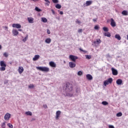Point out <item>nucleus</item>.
<instances>
[{"instance_id":"nucleus-51","label":"nucleus","mask_w":128,"mask_h":128,"mask_svg":"<svg viewBox=\"0 0 128 128\" xmlns=\"http://www.w3.org/2000/svg\"><path fill=\"white\" fill-rule=\"evenodd\" d=\"M92 20H93V22H96L97 19L96 18H94V19Z\"/></svg>"},{"instance_id":"nucleus-36","label":"nucleus","mask_w":128,"mask_h":128,"mask_svg":"<svg viewBox=\"0 0 128 128\" xmlns=\"http://www.w3.org/2000/svg\"><path fill=\"white\" fill-rule=\"evenodd\" d=\"M103 30H104V32H108V28L106 27H104Z\"/></svg>"},{"instance_id":"nucleus-42","label":"nucleus","mask_w":128,"mask_h":128,"mask_svg":"<svg viewBox=\"0 0 128 128\" xmlns=\"http://www.w3.org/2000/svg\"><path fill=\"white\" fill-rule=\"evenodd\" d=\"M4 56H5V58H8V54L7 52H4Z\"/></svg>"},{"instance_id":"nucleus-52","label":"nucleus","mask_w":128,"mask_h":128,"mask_svg":"<svg viewBox=\"0 0 128 128\" xmlns=\"http://www.w3.org/2000/svg\"><path fill=\"white\" fill-rule=\"evenodd\" d=\"M60 14H64V12L62 11H60Z\"/></svg>"},{"instance_id":"nucleus-50","label":"nucleus","mask_w":128,"mask_h":128,"mask_svg":"<svg viewBox=\"0 0 128 128\" xmlns=\"http://www.w3.org/2000/svg\"><path fill=\"white\" fill-rule=\"evenodd\" d=\"M52 10L53 14H56V12H54V10Z\"/></svg>"},{"instance_id":"nucleus-4","label":"nucleus","mask_w":128,"mask_h":128,"mask_svg":"<svg viewBox=\"0 0 128 128\" xmlns=\"http://www.w3.org/2000/svg\"><path fill=\"white\" fill-rule=\"evenodd\" d=\"M112 78H109L108 79V80H106L104 82V84L105 86H106L110 84H112Z\"/></svg>"},{"instance_id":"nucleus-38","label":"nucleus","mask_w":128,"mask_h":128,"mask_svg":"<svg viewBox=\"0 0 128 128\" xmlns=\"http://www.w3.org/2000/svg\"><path fill=\"white\" fill-rule=\"evenodd\" d=\"M94 30H100V26H98V25L95 26L94 27Z\"/></svg>"},{"instance_id":"nucleus-48","label":"nucleus","mask_w":128,"mask_h":128,"mask_svg":"<svg viewBox=\"0 0 128 128\" xmlns=\"http://www.w3.org/2000/svg\"><path fill=\"white\" fill-rule=\"evenodd\" d=\"M82 32V29H79L78 30V32Z\"/></svg>"},{"instance_id":"nucleus-21","label":"nucleus","mask_w":128,"mask_h":128,"mask_svg":"<svg viewBox=\"0 0 128 128\" xmlns=\"http://www.w3.org/2000/svg\"><path fill=\"white\" fill-rule=\"evenodd\" d=\"M46 44H50L52 42V39L50 38H48L45 40Z\"/></svg>"},{"instance_id":"nucleus-26","label":"nucleus","mask_w":128,"mask_h":128,"mask_svg":"<svg viewBox=\"0 0 128 128\" xmlns=\"http://www.w3.org/2000/svg\"><path fill=\"white\" fill-rule=\"evenodd\" d=\"M27 116H32V112L30 111H28V112H25Z\"/></svg>"},{"instance_id":"nucleus-44","label":"nucleus","mask_w":128,"mask_h":128,"mask_svg":"<svg viewBox=\"0 0 128 128\" xmlns=\"http://www.w3.org/2000/svg\"><path fill=\"white\" fill-rule=\"evenodd\" d=\"M80 50L81 52H84V54H86V51L80 48Z\"/></svg>"},{"instance_id":"nucleus-7","label":"nucleus","mask_w":128,"mask_h":128,"mask_svg":"<svg viewBox=\"0 0 128 128\" xmlns=\"http://www.w3.org/2000/svg\"><path fill=\"white\" fill-rule=\"evenodd\" d=\"M112 70L113 76H118V70L114 68H112Z\"/></svg>"},{"instance_id":"nucleus-24","label":"nucleus","mask_w":128,"mask_h":128,"mask_svg":"<svg viewBox=\"0 0 128 128\" xmlns=\"http://www.w3.org/2000/svg\"><path fill=\"white\" fill-rule=\"evenodd\" d=\"M55 8H58V10H60V8H62V5L60 4H56L55 6Z\"/></svg>"},{"instance_id":"nucleus-40","label":"nucleus","mask_w":128,"mask_h":128,"mask_svg":"<svg viewBox=\"0 0 128 128\" xmlns=\"http://www.w3.org/2000/svg\"><path fill=\"white\" fill-rule=\"evenodd\" d=\"M78 76H82V71H79V72H78Z\"/></svg>"},{"instance_id":"nucleus-61","label":"nucleus","mask_w":128,"mask_h":128,"mask_svg":"<svg viewBox=\"0 0 128 128\" xmlns=\"http://www.w3.org/2000/svg\"><path fill=\"white\" fill-rule=\"evenodd\" d=\"M33 0V2H34V0Z\"/></svg>"},{"instance_id":"nucleus-20","label":"nucleus","mask_w":128,"mask_h":128,"mask_svg":"<svg viewBox=\"0 0 128 128\" xmlns=\"http://www.w3.org/2000/svg\"><path fill=\"white\" fill-rule=\"evenodd\" d=\"M115 38L118 40H122V37H120V36L118 34H116L115 35Z\"/></svg>"},{"instance_id":"nucleus-14","label":"nucleus","mask_w":128,"mask_h":128,"mask_svg":"<svg viewBox=\"0 0 128 128\" xmlns=\"http://www.w3.org/2000/svg\"><path fill=\"white\" fill-rule=\"evenodd\" d=\"M18 72L20 74H22V72H24V68L22 66L19 67Z\"/></svg>"},{"instance_id":"nucleus-43","label":"nucleus","mask_w":128,"mask_h":128,"mask_svg":"<svg viewBox=\"0 0 128 128\" xmlns=\"http://www.w3.org/2000/svg\"><path fill=\"white\" fill-rule=\"evenodd\" d=\"M8 80H5L4 81V84H8Z\"/></svg>"},{"instance_id":"nucleus-62","label":"nucleus","mask_w":128,"mask_h":128,"mask_svg":"<svg viewBox=\"0 0 128 128\" xmlns=\"http://www.w3.org/2000/svg\"><path fill=\"white\" fill-rule=\"evenodd\" d=\"M64 62L66 63V61H64Z\"/></svg>"},{"instance_id":"nucleus-27","label":"nucleus","mask_w":128,"mask_h":128,"mask_svg":"<svg viewBox=\"0 0 128 128\" xmlns=\"http://www.w3.org/2000/svg\"><path fill=\"white\" fill-rule=\"evenodd\" d=\"M28 35L27 34L24 38L22 40V42H26V40H28Z\"/></svg>"},{"instance_id":"nucleus-46","label":"nucleus","mask_w":128,"mask_h":128,"mask_svg":"<svg viewBox=\"0 0 128 128\" xmlns=\"http://www.w3.org/2000/svg\"><path fill=\"white\" fill-rule=\"evenodd\" d=\"M108 128H114V126L112 125H109Z\"/></svg>"},{"instance_id":"nucleus-35","label":"nucleus","mask_w":128,"mask_h":128,"mask_svg":"<svg viewBox=\"0 0 128 128\" xmlns=\"http://www.w3.org/2000/svg\"><path fill=\"white\" fill-rule=\"evenodd\" d=\"M6 122H4L2 124L1 128H6Z\"/></svg>"},{"instance_id":"nucleus-29","label":"nucleus","mask_w":128,"mask_h":128,"mask_svg":"<svg viewBox=\"0 0 128 128\" xmlns=\"http://www.w3.org/2000/svg\"><path fill=\"white\" fill-rule=\"evenodd\" d=\"M76 92L77 94H80V88H76Z\"/></svg>"},{"instance_id":"nucleus-22","label":"nucleus","mask_w":128,"mask_h":128,"mask_svg":"<svg viewBox=\"0 0 128 128\" xmlns=\"http://www.w3.org/2000/svg\"><path fill=\"white\" fill-rule=\"evenodd\" d=\"M104 35L105 36H108V38H110V36H111L110 33V32H108L107 33L106 32H104Z\"/></svg>"},{"instance_id":"nucleus-18","label":"nucleus","mask_w":128,"mask_h":128,"mask_svg":"<svg viewBox=\"0 0 128 128\" xmlns=\"http://www.w3.org/2000/svg\"><path fill=\"white\" fill-rule=\"evenodd\" d=\"M12 34L14 36H18V30H13Z\"/></svg>"},{"instance_id":"nucleus-34","label":"nucleus","mask_w":128,"mask_h":128,"mask_svg":"<svg viewBox=\"0 0 128 128\" xmlns=\"http://www.w3.org/2000/svg\"><path fill=\"white\" fill-rule=\"evenodd\" d=\"M34 88V84H30L29 86H28V88Z\"/></svg>"},{"instance_id":"nucleus-57","label":"nucleus","mask_w":128,"mask_h":128,"mask_svg":"<svg viewBox=\"0 0 128 128\" xmlns=\"http://www.w3.org/2000/svg\"><path fill=\"white\" fill-rule=\"evenodd\" d=\"M2 48V45L0 44V50Z\"/></svg>"},{"instance_id":"nucleus-54","label":"nucleus","mask_w":128,"mask_h":128,"mask_svg":"<svg viewBox=\"0 0 128 128\" xmlns=\"http://www.w3.org/2000/svg\"><path fill=\"white\" fill-rule=\"evenodd\" d=\"M107 56H108V58H110V54H107Z\"/></svg>"},{"instance_id":"nucleus-17","label":"nucleus","mask_w":128,"mask_h":128,"mask_svg":"<svg viewBox=\"0 0 128 128\" xmlns=\"http://www.w3.org/2000/svg\"><path fill=\"white\" fill-rule=\"evenodd\" d=\"M38 58H40V55H38V54L35 55L34 58H33V60L34 62H36V60H38Z\"/></svg>"},{"instance_id":"nucleus-9","label":"nucleus","mask_w":128,"mask_h":128,"mask_svg":"<svg viewBox=\"0 0 128 128\" xmlns=\"http://www.w3.org/2000/svg\"><path fill=\"white\" fill-rule=\"evenodd\" d=\"M110 26L112 28H114V26H116V22H114V20L112 18H111Z\"/></svg>"},{"instance_id":"nucleus-56","label":"nucleus","mask_w":128,"mask_h":128,"mask_svg":"<svg viewBox=\"0 0 128 128\" xmlns=\"http://www.w3.org/2000/svg\"><path fill=\"white\" fill-rule=\"evenodd\" d=\"M18 30L19 32H22V29H19V30Z\"/></svg>"},{"instance_id":"nucleus-10","label":"nucleus","mask_w":128,"mask_h":128,"mask_svg":"<svg viewBox=\"0 0 128 128\" xmlns=\"http://www.w3.org/2000/svg\"><path fill=\"white\" fill-rule=\"evenodd\" d=\"M76 62H69V66L72 68H76Z\"/></svg>"},{"instance_id":"nucleus-1","label":"nucleus","mask_w":128,"mask_h":128,"mask_svg":"<svg viewBox=\"0 0 128 128\" xmlns=\"http://www.w3.org/2000/svg\"><path fill=\"white\" fill-rule=\"evenodd\" d=\"M36 68L41 72H50V68L46 66H36Z\"/></svg>"},{"instance_id":"nucleus-60","label":"nucleus","mask_w":128,"mask_h":128,"mask_svg":"<svg viewBox=\"0 0 128 128\" xmlns=\"http://www.w3.org/2000/svg\"><path fill=\"white\" fill-rule=\"evenodd\" d=\"M127 40H128V34L127 35Z\"/></svg>"},{"instance_id":"nucleus-30","label":"nucleus","mask_w":128,"mask_h":128,"mask_svg":"<svg viewBox=\"0 0 128 128\" xmlns=\"http://www.w3.org/2000/svg\"><path fill=\"white\" fill-rule=\"evenodd\" d=\"M102 104H103V106H108V102L106 101H103L102 102Z\"/></svg>"},{"instance_id":"nucleus-5","label":"nucleus","mask_w":128,"mask_h":128,"mask_svg":"<svg viewBox=\"0 0 128 128\" xmlns=\"http://www.w3.org/2000/svg\"><path fill=\"white\" fill-rule=\"evenodd\" d=\"M69 58L70 60H72V62H76V60H78V58L77 56L71 54L69 56Z\"/></svg>"},{"instance_id":"nucleus-28","label":"nucleus","mask_w":128,"mask_h":128,"mask_svg":"<svg viewBox=\"0 0 128 128\" xmlns=\"http://www.w3.org/2000/svg\"><path fill=\"white\" fill-rule=\"evenodd\" d=\"M42 22H48V19L46 18H42Z\"/></svg>"},{"instance_id":"nucleus-13","label":"nucleus","mask_w":128,"mask_h":128,"mask_svg":"<svg viewBox=\"0 0 128 128\" xmlns=\"http://www.w3.org/2000/svg\"><path fill=\"white\" fill-rule=\"evenodd\" d=\"M86 78L88 80H92V76L90 74H87L86 75Z\"/></svg>"},{"instance_id":"nucleus-6","label":"nucleus","mask_w":128,"mask_h":128,"mask_svg":"<svg viewBox=\"0 0 128 128\" xmlns=\"http://www.w3.org/2000/svg\"><path fill=\"white\" fill-rule=\"evenodd\" d=\"M10 118V113H6L4 116V119L5 120H8Z\"/></svg>"},{"instance_id":"nucleus-45","label":"nucleus","mask_w":128,"mask_h":128,"mask_svg":"<svg viewBox=\"0 0 128 128\" xmlns=\"http://www.w3.org/2000/svg\"><path fill=\"white\" fill-rule=\"evenodd\" d=\"M43 108H48V106L46 104H44Z\"/></svg>"},{"instance_id":"nucleus-15","label":"nucleus","mask_w":128,"mask_h":128,"mask_svg":"<svg viewBox=\"0 0 128 128\" xmlns=\"http://www.w3.org/2000/svg\"><path fill=\"white\" fill-rule=\"evenodd\" d=\"M116 84H117L118 86H120V84H122V80L121 79L117 80L116 81Z\"/></svg>"},{"instance_id":"nucleus-2","label":"nucleus","mask_w":128,"mask_h":128,"mask_svg":"<svg viewBox=\"0 0 128 128\" xmlns=\"http://www.w3.org/2000/svg\"><path fill=\"white\" fill-rule=\"evenodd\" d=\"M0 70L1 72H4L6 70V64L4 62V61L1 60L0 62Z\"/></svg>"},{"instance_id":"nucleus-55","label":"nucleus","mask_w":128,"mask_h":128,"mask_svg":"<svg viewBox=\"0 0 128 128\" xmlns=\"http://www.w3.org/2000/svg\"><path fill=\"white\" fill-rule=\"evenodd\" d=\"M33 120H36V118H33L32 119V122H33Z\"/></svg>"},{"instance_id":"nucleus-25","label":"nucleus","mask_w":128,"mask_h":128,"mask_svg":"<svg viewBox=\"0 0 128 128\" xmlns=\"http://www.w3.org/2000/svg\"><path fill=\"white\" fill-rule=\"evenodd\" d=\"M122 14H123V16H128V11L124 10L122 12Z\"/></svg>"},{"instance_id":"nucleus-19","label":"nucleus","mask_w":128,"mask_h":128,"mask_svg":"<svg viewBox=\"0 0 128 128\" xmlns=\"http://www.w3.org/2000/svg\"><path fill=\"white\" fill-rule=\"evenodd\" d=\"M92 4V0H88L86 2V6H90Z\"/></svg>"},{"instance_id":"nucleus-47","label":"nucleus","mask_w":128,"mask_h":128,"mask_svg":"<svg viewBox=\"0 0 128 128\" xmlns=\"http://www.w3.org/2000/svg\"><path fill=\"white\" fill-rule=\"evenodd\" d=\"M47 33L48 34H50V30L48 29Z\"/></svg>"},{"instance_id":"nucleus-8","label":"nucleus","mask_w":128,"mask_h":128,"mask_svg":"<svg viewBox=\"0 0 128 128\" xmlns=\"http://www.w3.org/2000/svg\"><path fill=\"white\" fill-rule=\"evenodd\" d=\"M12 26V28H22V25L18 24H13Z\"/></svg>"},{"instance_id":"nucleus-11","label":"nucleus","mask_w":128,"mask_h":128,"mask_svg":"<svg viewBox=\"0 0 128 128\" xmlns=\"http://www.w3.org/2000/svg\"><path fill=\"white\" fill-rule=\"evenodd\" d=\"M60 114H62V112L58 110L56 112V120H58L60 118Z\"/></svg>"},{"instance_id":"nucleus-31","label":"nucleus","mask_w":128,"mask_h":128,"mask_svg":"<svg viewBox=\"0 0 128 128\" xmlns=\"http://www.w3.org/2000/svg\"><path fill=\"white\" fill-rule=\"evenodd\" d=\"M35 10H36V12H42V10L40 8H38V7H36Z\"/></svg>"},{"instance_id":"nucleus-53","label":"nucleus","mask_w":128,"mask_h":128,"mask_svg":"<svg viewBox=\"0 0 128 128\" xmlns=\"http://www.w3.org/2000/svg\"><path fill=\"white\" fill-rule=\"evenodd\" d=\"M50 3H48V2H46V6H50V4H49Z\"/></svg>"},{"instance_id":"nucleus-37","label":"nucleus","mask_w":128,"mask_h":128,"mask_svg":"<svg viewBox=\"0 0 128 128\" xmlns=\"http://www.w3.org/2000/svg\"><path fill=\"white\" fill-rule=\"evenodd\" d=\"M8 126L10 128H14V126H12V124L10 123H8Z\"/></svg>"},{"instance_id":"nucleus-41","label":"nucleus","mask_w":128,"mask_h":128,"mask_svg":"<svg viewBox=\"0 0 128 128\" xmlns=\"http://www.w3.org/2000/svg\"><path fill=\"white\" fill-rule=\"evenodd\" d=\"M52 2H54V4H58V0H52Z\"/></svg>"},{"instance_id":"nucleus-58","label":"nucleus","mask_w":128,"mask_h":128,"mask_svg":"<svg viewBox=\"0 0 128 128\" xmlns=\"http://www.w3.org/2000/svg\"><path fill=\"white\" fill-rule=\"evenodd\" d=\"M5 28L8 29V26H5Z\"/></svg>"},{"instance_id":"nucleus-39","label":"nucleus","mask_w":128,"mask_h":128,"mask_svg":"<svg viewBox=\"0 0 128 128\" xmlns=\"http://www.w3.org/2000/svg\"><path fill=\"white\" fill-rule=\"evenodd\" d=\"M76 24H82V22H80V20H76Z\"/></svg>"},{"instance_id":"nucleus-49","label":"nucleus","mask_w":128,"mask_h":128,"mask_svg":"<svg viewBox=\"0 0 128 128\" xmlns=\"http://www.w3.org/2000/svg\"><path fill=\"white\" fill-rule=\"evenodd\" d=\"M46 2H48V4H50V2L48 0H44Z\"/></svg>"},{"instance_id":"nucleus-23","label":"nucleus","mask_w":128,"mask_h":128,"mask_svg":"<svg viewBox=\"0 0 128 128\" xmlns=\"http://www.w3.org/2000/svg\"><path fill=\"white\" fill-rule=\"evenodd\" d=\"M94 44H100V42H102V40H100V39H98L96 40V41H94Z\"/></svg>"},{"instance_id":"nucleus-3","label":"nucleus","mask_w":128,"mask_h":128,"mask_svg":"<svg viewBox=\"0 0 128 128\" xmlns=\"http://www.w3.org/2000/svg\"><path fill=\"white\" fill-rule=\"evenodd\" d=\"M66 92H72V84L70 83H66Z\"/></svg>"},{"instance_id":"nucleus-33","label":"nucleus","mask_w":128,"mask_h":128,"mask_svg":"<svg viewBox=\"0 0 128 128\" xmlns=\"http://www.w3.org/2000/svg\"><path fill=\"white\" fill-rule=\"evenodd\" d=\"M122 116V113L121 112H118L116 114V116H118V118H119L120 116Z\"/></svg>"},{"instance_id":"nucleus-16","label":"nucleus","mask_w":128,"mask_h":128,"mask_svg":"<svg viewBox=\"0 0 128 128\" xmlns=\"http://www.w3.org/2000/svg\"><path fill=\"white\" fill-rule=\"evenodd\" d=\"M28 20L30 24H33L34 23V18L30 17L28 18Z\"/></svg>"},{"instance_id":"nucleus-12","label":"nucleus","mask_w":128,"mask_h":128,"mask_svg":"<svg viewBox=\"0 0 128 128\" xmlns=\"http://www.w3.org/2000/svg\"><path fill=\"white\" fill-rule=\"evenodd\" d=\"M49 64L50 66H52V68H56V64L52 61L50 62Z\"/></svg>"},{"instance_id":"nucleus-32","label":"nucleus","mask_w":128,"mask_h":128,"mask_svg":"<svg viewBox=\"0 0 128 128\" xmlns=\"http://www.w3.org/2000/svg\"><path fill=\"white\" fill-rule=\"evenodd\" d=\"M86 58L87 60H90L92 58V56L90 55H86Z\"/></svg>"},{"instance_id":"nucleus-59","label":"nucleus","mask_w":128,"mask_h":128,"mask_svg":"<svg viewBox=\"0 0 128 128\" xmlns=\"http://www.w3.org/2000/svg\"><path fill=\"white\" fill-rule=\"evenodd\" d=\"M70 96H72V94L70 95Z\"/></svg>"}]
</instances>
